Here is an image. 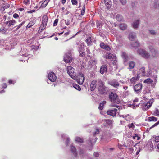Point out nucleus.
<instances>
[{"mask_svg":"<svg viewBox=\"0 0 159 159\" xmlns=\"http://www.w3.org/2000/svg\"><path fill=\"white\" fill-rule=\"evenodd\" d=\"M139 24L140 20H136L133 23L132 27L134 29H137L139 27Z\"/></svg>","mask_w":159,"mask_h":159,"instance_id":"nucleus-14","label":"nucleus"},{"mask_svg":"<svg viewBox=\"0 0 159 159\" xmlns=\"http://www.w3.org/2000/svg\"><path fill=\"white\" fill-rule=\"evenodd\" d=\"M70 142V139L69 138H67L66 143L67 145L68 144V143Z\"/></svg>","mask_w":159,"mask_h":159,"instance_id":"nucleus-59","label":"nucleus"},{"mask_svg":"<svg viewBox=\"0 0 159 159\" xmlns=\"http://www.w3.org/2000/svg\"><path fill=\"white\" fill-rule=\"evenodd\" d=\"M121 56L124 59V62H126L128 61V57L125 52H122L121 53Z\"/></svg>","mask_w":159,"mask_h":159,"instance_id":"nucleus-24","label":"nucleus"},{"mask_svg":"<svg viewBox=\"0 0 159 159\" xmlns=\"http://www.w3.org/2000/svg\"><path fill=\"white\" fill-rule=\"evenodd\" d=\"M139 79V77L138 76V75H137V77H133L131 78L130 80V81L131 83L134 84Z\"/></svg>","mask_w":159,"mask_h":159,"instance_id":"nucleus-23","label":"nucleus"},{"mask_svg":"<svg viewBox=\"0 0 159 159\" xmlns=\"http://www.w3.org/2000/svg\"><path fill=\"white\" fill-rule=\"evenodd\" d=\"M106 45L103 43H102L100 44V47H101V48L103 49H104V48H105Z\"/></svg>","mask_w":159,"mask_h":159,"instance_id":"nucleus-43","label":"nucleus"},{"mask_svg":"<svg viewBox=\"0 0 159 159\" xmlns=\"http://www.w3.org/2000/svg\"><path fill=\"white\" fill-rule=\"evenodd\" d=\"M128 126L129 128H132L134 127V125L133 123H132L131 124H129L128 125Z\"/></svg>","mask_w":159,"mask_h":159,"instance_id":"nucleus-53","label":"nucleus"},{"mask_svg":"<svg viewBox=\"0 0 159 159\" xmlns=\"http://www.w3.org/2000/svg\"><path fill=\"white\" fill-rule=\"evenodd\" d=\"M103 57L106 59H112V60H113L116 58L115 56L111 53H109L108 54H106Z\"/></svg>","mask_w":159,"mask_h":159,"instance_id":"nucleus-18","label":"nucleus"},{"mask_svg":"<svg viewBox=\"0 0 159 159\" xmlns=\"http://www.w3.org/2000/svg\"><path fill=\"white\" fill-rule=\"evenodd\" d=\"M56 75L52 72L49 73L48 74V78L52 82L55 81L56 79Z\"/></svg>","mask_w":159,"mask_h":159,"instance_id":"nucleus-9","label":"nucleus"},{"mask_svg":"<svg viewBox=\"0 0 159 159\" xmlns=\"http://www.w3.org/2000/svg\"><path fill=\"white\" fill-rule=\"evenodd\" d=\"M24 2L25 4L27 5L30 3V0H24Z\"/></svg>","mask_w":159,"mask_h":159,"instance_id":"nucleus-50","label":"nucleus"},{"mask_svg":"<svg viewBox=\"0 0 159 159\" xmlns=\"http://www.w3.org/2000/svg\"><path fill=\"white\" fill-rule=\"evenodd\" d=\"M98 84L99 93L101 94L106 93L107 91V88L104 86L103 82L100 79L98 80Z\"/></svg>","mask_w":159,"mask_h":159,"instance_id":"nucleus-2","label":"nucleus"},{"mask_svg":"<svg viewBox=\"0 0 159 159\" xmlns=\"http://www.w3.org/2000/svg\"><path fill=\"white\" fill-rule=\"evenodd\" d=\"M72 85L74 88L80 91L81 90V88L80 87L78 84L75 83H73Z\"/></svg>","mask_w":159,"mask_h":159,"instance_id":"nucleus-32","label":"nucleus"},{"mask_svg":"<svg viewBox=\"0 0 159 159\" xmlns=\"http://www.w3.org/2000/svg\"><path fill=\"white\" fill-rule=\"evenodd\" d=\"M144 83H147L148 84H152V82H153V81L151 80L150 78H148L146 80H144L143 81Z\"/></svg>","mask_w":159,"mask_h":159,"instance_id":"nucleus-36","label":"nucleus"},{"mask_svg":"<svg viewBox=\"0 0 159 159\" xmlns=\"http://www.w3.org/2000/svg\"><path fill=\"white\" fill-rule=\"evenodd\" d=\"M116 20L118 21H123V18L122 15L120 14H117L116 16Z\"/></svg>","mask_w":159,"mask_h":159,"instance_id":"nucleus-26","label":"nucleus"},{"mask_svg":"<svg viewBox=\"0 0 159 159\" xmlns=\"http://www.w3.org/2000/svg\"><path fill=\"white\" fill-rule=\"evenodd\" d=\"M154 115L159 116V111L157 109H156L154 112Z\"/></svg>","mask_w":159,"mask_h":159,"instance_id":"nucleus-39","label":"nucleus"},{"mask_svg":"<svg viewBox=\"0 0 159 159\" xmlns=\"http://www.w3.org/2000/svg\"><path fill=\"white\" fill-rule=\"evenodd\" d=\"M13 16L14 18H17L19 17V15L18 14L15 13L13 15Z\"/></svg>","mask_w":159,"mask_h":159,"instance_id":"nucleus-51","label":"nucleus"},{"mask_svg":"<svg viewBox=\"0 0 159 159\" xmlns=\"http://www.w3.org/2000/svg\"><path fill=\"white\" fill-rule=\"evenodd\" d=\"M99 129H97L96 131L95 132L94 134H98L99 133Z\"/></svg>","mask_w":159,"mask_h":159,"instance_id":"nucleus-57","label":"nucleus"},{"mask_svg":"<svg viewBox=\"0 0 159 159\" xmlns=\"http://www.w3.org/2000/svg\"><path fill=\"white\" fill-rule=\"evenodd\" d=\"M138 54L145 58H149L150 54L145 49L140 48L138 49L137 51Z\"/></svg>","mask_w":159,"mask_h":159,"instance_id":"nucleus-4","label":"nucleus"},{"mask_svg":"<svg viewBox=\"0 0 159 159\" xmlns=\"http://www.w3.org/2000/svg\"><path fill=\"white\" fill-rule=\"evenodd\" d=\"M84 10H82L81 11V15H84L85 13V7H84Z\"/></svg>","mask_w":159,"mask_h":159,"instance_id":"nucleus-54","label":"nucleus"},{"mask_svg":"<svg viewBox=\"0 0 159 159\" xmlns=\"http://www.w3.org/2000/svg\"><path fill=\"white\" fill-rule=\"evenodd\" d=\"M48 17L46 15H44L42 18V25L41 28L42 29H45L47 24L48 20Z\"/></svg>","mask_w":159,"mask_h":159,"instance_id":"nucleus-6","label":"nucleus"},{"mask_svg":"<svg viewBox=\"0 0 159 159\" xmlns=\"http://www.w3.org/2000/svg\"><path fill=\"white\" fill-rule=\"evenodd\" d=\"M122 4L125 5L126 2V0H120Z\"/></svg>","mask_w":159,"mask_h":159,"instance_id":"nucleus-46","label":"nucleus"},{"mask_svg":"<svg viewBox=\"0 0 159 159\" xmlns=\"http://www.w3.org/2000/svg\"><path fill=\"white\" fill-rule=\"evenodd\" d=\"M42 29V28H41V26H40V27H39V30H38V32L39 33H41L42 31H43L44 29Z\"/></svg>","mask_w":159,"mask_h":159,"instance_id":"nucleus-55","label":"nucleus"},{"mask_svg":"<svg viewBox=\"0 0 159 159\" xmlns=\"http://www.w3.org/2000/svg\"><path fill=\"white\" fill-rule=\"evenodd\" d=\"M35 23V22L34 20H32L30 21L29 24H30V25L32 26Z\"/></svg>","mask_w":159,"mask_h":159,"instance_id":"nucleus-47","label":"nucleus"},{"mask_svg":"<svg viewBox=\"0 0 159 159\" xmlns=\"http://www.w3.org/2000/svg\"><path fill=\"white\" fill-rule=\"evenodd\" d=\"M70 55L69 53H66L64 56V60L66 63H71L72 61V58Z\"/></svg>","mask_w":159,"mask_h":159,"instance_id":"nucleus-10","label":"nucleus"},{"mask_svg":"<svg viewBox=\"0 0 159 159\" xmlns=\"http://www.w3.org/2000/svg\"><path fill=\"white\" fill-rule=\"evenodd\" d=\"M120 29L122 30H125L127 28V25L125 23H121L119 25Z\"/></svg>","mask_w":159,"mask_h":159,"instance_id":"nucleus-20","label":"nucleus"},{"mask_svg":"<svg viewBox=\"0 0 159 159\" xmlns=\"http://www.w3.org/2000/svg\"><path fill=\"white\" fill-rule=\"evenodd\" d=\"M152 103L151 101H149L143 107V110L145 111L147 110L151 106Z\"/></svg>","mask_w":159,"mask_h":159,"instance_id":"nucleus-13","label":"nucleus"},{"mask_svg":"<svg viewBox=\"0 0 159 159\" xmlns=\"http://www.w3.org/2000/svg\"><path fill=\"white\" fill-rule=\"evenodd\" d=\"M105 5L108 9L110 8L111 7L112 2L111 0H104Z\"/></svg>","mask_w":159,"mask_h":159,"instance_id":"nucleus-19","label":"nucleus"},{"mask_svg":"<svg viewBox=\"0 0 159 159\" xmlns=\"http://www.w3.org/2000/svg\"><path fill=\"white\" fill-rule=\"evenodd\" d=\"M85 55V52H83L80 54V55L82 57V56H84Z\"/></svg>","mask_w":159,"mask_h":159,"instance_id":"nucleus-58","label":"nucleus"},{"mask_svg":"<svg viewBox=\"0 0 159 159\" xmlns=\"http://www.w3.org/2000/svg\"><path fill=\"white\" fill-rule=\"evenodd\" d=\"M9 7L10 5L7 3L4 4L3 6V8L4 10H5V9L8 8Z\"/></svg>","mask_w":159,"mask_h":159,"instance_id":"nucleus-40","label":"nucleus"},{"mask_svg":"<svg viewBox=\"0 0 159 159\" xmlns=\"http://www.w3.org/2000/svg\"><path fill=\"white\" fill-rule=\"evenodd\" d=\"M131 46L133 47H137L140 46V44L138 41H136L132 42Z\"/></svg>","mask_w":159,"mask_h":159,"instance_id":"nucleus-27","label":"nucleus"},{"mask_svg":"<svg viewBox=\"0 0 159 159\" xmlns=\"http://www.w3.org/2000/svg\"><path fill=\"white\" fill-rule=\"evenodd\" d=\"M71 2L73 5H76L77 3V1L76 0H71Z\"/></svg>","mask_w":159,"mask_h":159,"instance_id":"nucleus-48","label":"nucleus"},{"mask_svg":"<svg viewBox=\"0 0 159 159\" xmlns=\"http://www.w3.org/2000/svg\"><path fill=\"white\" fill-rule=\"evenodd\" d=\"M104 49L107 50L109 51L110 49V48L108 46L106 45Z\"/></svg>","mask_w":159,"mask_h":159,"instance_id":"nucleus-49","label":"nucleus"},{"mask_svg":"<svg viewBox=\"0 0 159 159\" xmlns=\"http://www.w3.org/2000/svg\"><path fill=\"white\" fill-rule=\"evenodd\" d=\"M138 99L137 98H136L135 100H134L133 101V105L134 107H138L139 106V104L138 103L137 104H135V102H138Z\"/></svg>","mask_w":159,"mask_h":159,"instance_id":"nucleus-35","label":"nucleus"},{"mask_svg":"<svg viewBox=\"0 0 159 159\" xmlns=\"http://www.w3.org/2000/svg\"><path fill=\"white\" fill-rule=\"evenodd\" d=\"M135 63L133 61H130L129 62V69L133 68L135 66Z\"/></svg>","mask_w":159,"mask_h":159,"instance_id":"nucleus-29","label":"nucleus"},{"mask_svg":"<svg viewBox=\"0 0 159 159\" xmlns=\"http://www.w3.org/2000/svg\"><path fill=\"white\" fill-rule=\"evenodd\" d=\"M117 111V109L115 108L113 110L107 111V114L108 115H109L114 117L116 116Z\"/></svg>","mask_w":159,"mask_h":159,"instance_id":"nucleus-12","label":"nucleus"},{"mask_svg":"<svg viewBox=\"0 0 159 159\" xmlns=\"http://www.w3.org/2000/svg\"><path fill=\"white\" fill-rule=\"evenodd\" d=\"M58 19H56L55 20H54V23H53V25L54 26H56L57 25V23L58 22Z\"/></svg>","mask_w":159,"mask_h":159,"instance_id":"nucleus-44","label":"nucleus"},{"mask_svg":"<svg viewBox=\"0 0 159 159\" xmlns=\"http://www.w3.org/2000/svg\"><path fill=\"white\" fill-rule=\"evenodd\" d=\"M136 37V33L133 32L130 33L129 36V39L131 41L134 40Z\"/></svg>","mask_w":159,"mask_h":159,"instance_id":"nucleus-16","label":"nucleus"},{"mask_svg":"<svg viewBox=\"0 0 159 159\" xmlns=\"http://www.w3.org/2000/svg\"><path fill=\"white\" fill-rule=\"evenodd\" d=\"M25 21H23L21 24L16 26V27H17L16 29V30L19 29L25 23Z\"/></svg>","mask_w":159,"mask_h":159,"instance_id":"nucleus-38","label":"nucleus"},{"mask_svg":"<svg viewBox=\"0 0 159 159\" xmlns=\"http://www.w3.org/2000/svg\"><path fill=\"white\" fill-rule=\"evenodd\" d=\"M86 42L88 46H90L91 45V38L90 37H89L86 40Z\"/></svg>","mask_w":159,"mask_h":159,"instance_id":"nucleus-34","label":"nucleus"},{"mask_svg":"<svg viewBox=\"0 0 159 159\" xmlns=\"http://www.w3.org/2000/svg\"><path fill=\"white\" fill-rule=\"evenodd\" d=\"M75 141L79 143H82L83 141V139L79 137H76V138Z\"/></svg>","mask_w":159,"mask_h":159,"instance_id":"nucleus-37","label":"nucleus"},{"mask_svg":"<svg viewBox=\"0 0 159 159\" xmlns=\"http://www.w3.org/2000/svg\"><path fill=\"white\" fill-rule=\"evenodd\" d=\"M149 31L152 35H154L156 34V32L153 30H149Z\"/></svg>","mask_w":159,"mask_h":159,"instance_id":"nucleus-41","label":"nucleus"},{"mask_svg":"<svg viewBox=\"0 0 159 159\" xmlns=\"http://www.w3.org/2000/svg\"><path fill=\"white\" fill-rule=\"evenodd\" d=\"M77 76H78L77 78L78 79H75L78 82V83L79 84H82L85 80V78L84 77V75L80 73H79L77 75Z\"/></svg>","mask_w":159,"mask_h":159,"instance_id":"nucleus-7","label":"nucleus"},{"mask_svg":"<svg viewBox=\"0 0 159 159\" xmlns=\"http://www.w3.org/2000/svg\"><path fill=\"white\" fill-rule=\"evenodd\" d=\"M102 23L101 21H97L96 22V25H97V27H99L100 26H102Z\"/></svg>","mask_w":159,"mask_h":159,"instance_id":"nucleus-42","label":"nucleus"},{"mask_svg":"<svg viewBox=\"0 0 159 159\" xmlns=\"http://www.w3.org/2000/svg\"><path fill=\"white\" fill-rule=\"evenodd\" d=\"M65 23L67 25H69L70 24V21L68 20H66Z\"/></svg>","mask_w":159,"mask_h":159,"instance_id":"nucleus-52","label":"nucleus"},{"mask_svg":"<svg viewBox=\"0 0 159 159\" xmlns=\"http://www.w3.org/2000/svg\"><path fill=\"white\" fill-rule=\"evenodd\" d=\"M149 48L153 57H157L158 56V52L157 51L154 49L152 47H150Z\"/></svg>","mask_w":159,"mask_h":159,"instance_id":"nucleus-11","label":"nucleus"},{"mask_svg":"<svg viewBox=\"0 0 159 159\" xmlns=\"http://www.w3.org/2000/svg\"><path fill=\"white\" fill-rule=\"evenodd\" d=\"M106 103V102L105 101H103L102 103H100L98 107V109L100 110H102L103 108V107L105 104Z\"/></svg>","mask_w":159,"mask_h":159,"instance_id":"nucleus-28","label":"nucleus"},{"mask_svg":"<svg viewBox=\"0 0 159 159\" xmlns=\"http://www.w3.org/2000/svg\"><path fill=\"white\" fill-rule=\"evenodd\" d=\"M67 73L73 79H78L76 73L75 72V69L71 66H68L67 67Z\"/></svg>","mask_w":159,"mask_h":159,"instance_id":"nucleus-3","label":"nucleus"},{"mask_svg":"<svg viewBox=\"0 0 159 159\" xmlns=\"http://www.w3.org/2000/svg\"><path fill=\"white\" fill-rule=\"evenodd\" d=\"M106 121H108L109 122V125L110 124H111V120H110L109 119H106Z\"/></svg>","mask_w":159,"mask_h":159,"instance_id":"nucleus-63","label":"nucleus"},{"mask_svg":"<svg viewBox=\"0 0 159 159\" xmlns=\"http://www.w3.org/2000/svg\"><path fill=\"white\" fill-rule=\"evenodd\" d=\"M155 141L156 142H159V136H156L155 137Z\"/></svg>","mask_w":159,"mask_h":159,"instance_id":"nucleus-45","label":"nucleus"},{"mask_svg":"<svg viewBox=\"0 0 159 159\" xmlns=\"http://www.w3.org/2000/svg\"><path fill=\"white\" fill-rule=\"evenodd\" d=\"M108 83L109 84L116 88L118 89L121 86L118 80L116 79H113L110 81Z\"/></svg>","mask_w":159,"mask_h":159,"instance_id":"nucleus-5","label":"nucleus"},{"mask_svg":"<svg viewBox=\"0 0 159 159\" xmlns=\"http://www.w3.org/2000/svg\"><path fill=\"white\" fill-rule=\"evenodd\" d=\"M107 66L106 65H103L100 68V72L102 74H103L107 71Z\"/></svg>","mask_w":159,"mask_h":159,"instance_id":"nucleus-17","label":"nucleus"},{"mask_svg":"<svg viewBox=\"0 0 159 159\" xmlns=\"http://www.w3.org/2000/svg\"><path fill=\"white\" fill-rule=\"evenodd\" d=\"M109 99L112 103H114L111 104V107H116L119 109L121 108V106L117 105L120 103V100L116 93L111 92L109 95Z\"/></svg>","mask_w":159,"mask_h":159,"instance_id":"nucleus-1","label":"nucleus"},{"mask_svg":"<svg viewBox=\"0 0 159 159\" xmlns=\"http://www.w3.org/2000/svg\"><path fill=\"white\" fill-rule=\"evenodd\" d=\"M158 125V124H157V122H156L151 127V128L154 127H155L157 125Z\"/></svg>","mask_w":159,"mask_h":159,"instance_id":"nucleus-60","label":"nucleus"},{"mask_svg":"<svg viewBox=\"0 0 159 159\" xmlns=\"http://www.w3.org/2000/svg\"><path fill=\"white\" fill-rule=\"evenodd\" d=\"M142 85L141 84H138L134 86V89L136 93L138 94L141 91Z\"/></svg>","mask_w":159,"mask_h":159,"instance_id":"nucleus-8","label":"nucleus"},{"mask_svg":"<svg viewBox=\"0 0 159 159\" xmlns=\"http://www.w3.org/2000/svg\"><path fill=\"white\" fill-rule=\"evenodd\" d=\"M35 11V10H30V11H29L28 12V13H32V12H34Z\"/></svg>","mask_w":159,"mask_h":159,"instance_id":"nucleus-64","label":"nucleus"},{"mask_svg":"<svg viewBox=\"0 0 159 159\" xmlns=\"http://www.w3.org/2000/svg\"><path fill=\"white\" fill-rule=\"evenodd\" d=\"M148 119L149 120V121H157V118L154 116H151L149 117L148 118Z\"/></svg>","mask_w":159,"mask_h":159,"instance_id":"nucleus-33","label":"nucleus"},{"mask_svg":"<svg viewBox=\"0 0 159 159\" xmlns=\"http://www.w3.org/2000/svg\"><path fill=\"white\" fill-rule=\"evenodd\" d=\"M97 81L96 80H93L90 84L91 90L92 91L95 89L96 86Z\"/></svg>","mask_w":159,"mask_h":159,"instance_id":"nucleus-15","label":"nucleus"},{"mask_svg":"<svg viewBox=\"0 0 159 159\" xmlns=\"http://www.w3.org/2000/svg\"><path fill=\"white\" fill-rule=\"evenodd\" d=\"M139 74H141L142 76H145L147 75L145 71V68L143 67L141 68L139 70Z\"/></svg>","mask_w":159,"mask_h":159,"instance_id":"nucleus-21","label":"nucleus"},{"mask_svg":"<svg viewBox=\"0 0 159 159\" xmlns=\"http://www.w3.org/2000/svg\"><path fill=\"white\" fill-rule=\"evenodd\" d=\"M70 32V30H69L67 32L65 33L64 34V35H65L66 36H67L69 34Z\"/></svg>","mask_w":159,"mask_h":159,"instance_id":"nucleus-62","label":"nucleus"},{"mask_svg":"<svg viewBox=\"0 0 159 159\" xmlns=\"http://www.w3.org/2000/svg\"><path fill=\"white\" fill-rule=\"evenodd\" d=\"M16 23V21L15 20H12L6 22L5 24L7 25L10 27L11 25H14Z\"/></svg>","mask_w":159,"mask_h":159,"instance_id":"nucleus-22","label":"nucleus"},{"mask_svg":"<svg viewBox=\"0 0 159 159\" xmlns=\"http://www.w3.org/2000/svg\"><path fill=\"white\" fill-rule=\"evenodd\" d=\"M48 3V1L47 0H45L44 2L41 4V5L40 6V7L43 8H44L46 7Z\"/></svg>","mask_w":159,"mask_h":159,"instance_id":"nucleus-31","label":"nucleus"},{"mask_svg":"<svg viewBox=\"0 0 159 159\" xmlns=\"http://www.w3.org/2000/svg\"><path fill=\"white\" fill-rule=\"evenodd\" d=\"M94 155L95 157H98L99 156V154L97 152H95L94 153Z\"/></svg>","mask_w":159,"mask_h":159,"instance_id":"nucleus-56","label":"nucleus"},{"mask_svg":"<svg viewBox=\"0 0 159 159\" xmlns=\"http://www.w3.org/2000/svg\"><path fill=\"white\" fill-rule=\"evenodd\" d=\"M70 148L72 153L73 154L75 157L76 156L77 154L75 147L74 146L71 145L70 146Z\"/></svg>","mask_w":159,"mask_h":159,"instance_id":"nucleus-25","label":"nucleus"},{"mask_svg":"<svg viewBox=\"0 0 159 159\" xmlns=\"http://www.w3.org/2000/svg\"><path fill=\"white\" fill-rule=\"evenodd\" d=\"M84 44L83 43H81L80 45V47H79V51L80 53L82 52L84 49Z\"/></svg>","mask_w":159,"mask_h":159,"instance_id":"nucleus-30","label":"nucleus"},{"mask_svg":"<svg viewBox=\"0 0 159 159\" xmlns=\"http://www.w3.org/2000/svg\"><path fill=\"white\" fill-rule=\"evenodd\" d=\"M3 87L4 88H6L7 87V84L6 83H4L3 84Z\"/></svg>","mask_w":159,"mask_h":159,"instance_id":"nucleus-61","label":"nucleus"}]
</instances>
